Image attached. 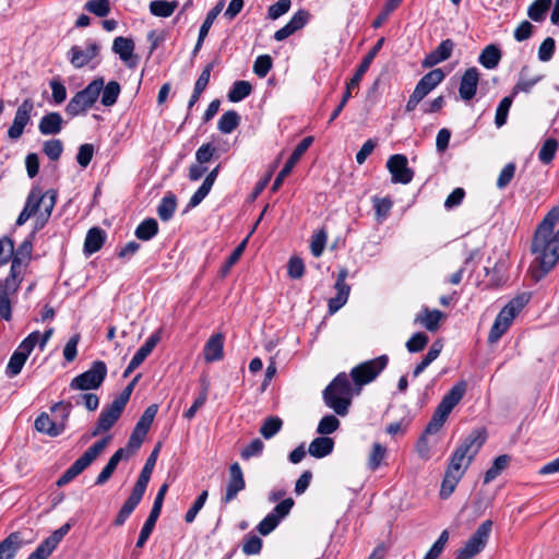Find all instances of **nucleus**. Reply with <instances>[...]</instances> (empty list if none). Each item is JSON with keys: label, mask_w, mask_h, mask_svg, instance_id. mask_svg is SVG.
<instances>
[{"label": "nucleus", "mask_w": 559, "mask_h": 559, "mask_svg": "<svg viewBox=\"0 0 559 559\" xmlns=\"http://www.w3.org/2000/svg\"><path fill=\"white\" fill-rule=\"evenodd\" d=\"M532 252L539 270L533 273L536 281L545 276L559 260V229L557 233H535Z\"/></svg>", "instance_id": "1"}, {"label": "nucleus", "mask_w": 559, "mask_h": 559, "mask_svg": "<svg viewBox=\"0 0 559 559\" xmlns=\"http://www.w3.org/2000/svg\"><path fill=\"white\" fill-rule=\"evenodd\" d=\"M486 441L484 429H475L467 435L450 456L447 469L463 475Z\"/></svg>", "instance_id": "2"}, {"label": "nucleus", "mask_w": 559, "mask_h": 559, "mask_svg": "<svg viewBox=\"0 0 559 559\" xmlns=\"http://www.w3.org/2000/svg\"><path fill=\"white\" fill-rule=\"evenodd\" d=\"M324 404L337 415L345 416L352 402V385L345 372L338 373L323 390Z\"/></svg>", "instance_id": "3"}, {"label": "nucleus", "mask_w": 559, "mask_h": 559, "mask_svg": "<svg viewBox=\"0 0 559 559\" xmlns=\"http://www.w3.org/2000/svg\"><path fill=\"white\" fill-rule=\"evenodd\" d=\"M531 295L522 293L512 298L498 313L488 334V342L496 343L507 332L514 318L530 301Z\"/></svg>", "instance_id": "4"}, {"label": "nucleus", "mask_w": 559, "mask_h": 559, "mask_svg": "<svg viewBox=\"0 0 559 559\" xmlns=\"http://www.w3.org/2000/svg\"><path fill=\"white\" fill-rule=\"evenodd\" d=\"M111 437L106 436L91 445L71 466L59 477L57 485L59 487L67 485L83 471H85L106 449Z\"/></svg>", "instance_id": "5"}, {"label": "nucleus", "mask_w": 559, "mask_h": 559, "mask_svg": "<svg viewBox=\"0 0 559 559\" xmlns=\"http://www.w3.org/2000/svg\"><path fill=\"white\" fill-rule=\"evenodd\" d=\"M104 87V79L93 80L85 88L78 92L67 104L66 112L71 117L84 114L91 108L100 95Z\"/></svg>", "instance_id": "6"}, {"label": "nucleus", "mask_w": 559, "mask_h": 559, "mask_svg": "<svg viewBox=\"0 0 559 559\" xmlns=\"http://www.w3.org/2000/svg\"><path fill=\"white\" fill-rule=\"evenodd\" d=\"M73 407L72 402L70 401H60L52 405L51 412H61V421H53L47 413H41L35 419L34 426L35 429L41 433H45L49 437H58L66 429V421L68 420L71 409Z\"/></svg>", "instance_id": "7"}, {"label": "nucleus", "mask_w": 559, "mask_h": 559, "mask_svg": "<svg viewBox=\"0 0 559 559\" xmlns=\"http://www.w3.org/2000/svg\"><path fill=\"white\" fill-rule=\"evenodd\" d=\"M11 266L8 276L0 281V317L5 321L12 319L11 298L14 297L23 282L24 273Z\"/></svg>", "instance_id": "8"}, {"label": "nucleus", "mask_w": 559, "mask_h": 559, "mask_svg": "<svg viewBox=\"0 0 559 559\" xmlns=\"http://www.w3.org/2000/svg\"><path fill=\"white\" fill-rule=\"evenodd\" d=\"M39 340V332L34 331L29 333L16 347L11 355L5 368V374L9 378H14L22 371L27 358L34 350Z\"/></svg>", "instance_id": "9"}, {"label": "nucleus", "mask_w": 559, "mask_h": 559, "mask_svg": "<svg viewBox=\"0 0 559 559\" xmlns=\"http://www.w3.org/2000/svg\"><path fill=\"white\" fill-rule=\"evenodd\" d=\"M491 530L492 521H484L464 546L456 550L455 559H472L478 555L486 547Z\"/></svg>", "instance_id": "10"}, {"label": "nucleus", "mask_w": 559, "mask_h": 559, "mask_svg": "<svg viewBox=\"0 0 559 559\" xmlns=\"http://www.w3.org/2000/svg\"><path fill=\"white\" fill-rule=\"evenodd\" d=\"M389 362L386 355L364 361L350 371V377L357 386H362L377 379V377L385 369Z\"/></svg>", "instance_id": "11"}, {"label": "nucleus", "mask_w": 559, "mask_h": 559, "mask_svg": "<svg viewBox=\"0 0 559 559\" xmlns=\"http://www.w3.org/2000/svg\"><path fill=\"white\" fill-rule=\"evenodd\" d=\"M106 374V364L102 360H96L88 370L71 380L70 389L82 391L98 389L104 382Z\"/></svg>", "instance_id": "12"}, {"label": "nucleus", "mask_w": 559, "mask_h": 559, "mask_svg": "<svg viewBox=\"0 0 559 559\" xmlns=\"http://www.w3.org/2000/svg\"><path fill=\"white\" fill-rule=\"evenodd\" d=\"M167 490H168L167 484H163L160 486V488L158 489V492L155 497L151 512H150L146 521L144 522V524L141 528L139 538L136 540L135 546L138 548H142L145 545V543L147 542V539L150 538V536L156 525V522L160 515L163 502H164L165 495H166Z\"/></svg>", "instance_id": "13"}, {"label": "nucleus", "mask_w": 559, "mask_h": 559, "mask_svg": "<svg viewBox=\"0 0 559 559\" xmlns=\"http://www.w3.org/2000/svg\"><path fill=\"white\" fill-rule=\"evenodd\" d=\"M386 168L394 183L407 185L413 180L414 171L408 167L407 157L403 154H394L389 157Z\"/></svg>", "instance_id": "14"}, {"label": "nucleus", "mask_w": 559, "mask_h": 559, "mask_svg": "<svg viewBox=\"0 0 559 559\" xmlns=\"http://www.w3.org/2000/svg\"><path fill=\"white\" fill-rule=\"evenodd\" d=\"M99 51L100 46L94 40H88L85 48L78 45L72 46L68 51V59L75 69H81L96 58Z\"/></svg>", "instance_id": "15"}, {"label": "nucleus", "mask_w": 559, "mask_h": 559, "mask_svg": "<svg viewBox=\"0 0 559 559\" xmlns=\"http://www.w3.org/2000/svg\"><path fill=\"white\" fill-rule=\"evenodd\" d=\"M312 142H313L312 136H306L297 144V146L293 151L292 155L285 163L284 167L277 174V176L272 185V191H277L280 189L284 179L292 173L295 165L299 162V159L306 153V151L309 148V146L312 144Z\"/></svg>", "instance_id": "16"}, {"label": "nucleus", "mask_w": 559, "mask_h": 559, "mask_svg": "<svg viewBox=\"0 0 559 559\" xmlns=\"http://www.w3.org/2000/svg\"><path fill=\"white\" fill-rule=\"evenodd\" d=\"M34 103L31 98H26L17 107L13 122L8 130V136L11 140H17L22 136L24 128L29 123Z\"/></svg>", "instance_id": "17"}, {"label": "nucleus", "mask_w": 559, "mask_h": 559, "mask_svg": "<svg viewBox=\"0 0 559 559\" xmlns=\"http://www.w3.org/2000/svg\"><path fill=\"white\" fill-rule=\"evenodd\" d=\"M123 409L124 408L122 406L115 403L114 401L109 405L105 406L99 414L94 429L91 432L92 437H96L103 432L108 431L119 419Z\"/></svg>", "instance_id": "18"}, {"label": "nucleus", "mask_w": 559, "mask_h": 559, "mask_svg": "<svg viewBox=\"0 0 559 559\" xmlns=\"http://www.w3.org/2000/svg\"><path fill=\"white\" fill-rule=\"evenodd\" d=\"M246 488L242 469L239 463L235 462L229 466V479L226 486V492L222 498L224 504L233 501L237 495Z\"/></svg>", "instance_id": "19"}, {"label": "nucleus", "mask_w": 559, "mask_h": 559, "mask_svg": "<svg viewBox=\"0 0 559 559\" xmlns=\"http://www.w3.org/2000/svg\"><path fill=\"white\" fill-rule=\"evenodd\" d=\"M479 75V71L476 67L468 68L463 73L460 81L459 94L464 102H469L476 95Z\"/></svg>", "instance_id": "20"}, {"label": "nucleus", "mask_w": 559, "mask_h": 559, "mask_svg": "<svg viewBox=\"0 0 559 559\" xmlns=\"http://www.w3.org/2000/svg\"><path fill=\"white\" fill-rule=\"evenodd\" d=\"M44 192L39 187H33L29 191L24 207L20 213L16 225H24L33 215H35L43 202Z\"/></svg>", "instance_id": "21"}, {"label": "nucleus", "mask_w": 559, "mask_h": 559, "mask_svg": "<svg viewBox=\"0 0 559 559\" xmlns=\"http://www.w3.org/2000/svg\"><path fill=\"white\" fill-rule=\"evenodd\" d=\"M454 41L450 38L442 40L436 49L426 55L421 64L424 68H432L448 60L454 49Z\"/></svg>", "instance_id": "22"}, {"label": "nucleus", "mask_w": 559, "mask_h": 559, "mask_svg": "<svg viewBox=\"0 0 559 559\" xmlns=\"http://www.w3.org/2000/svg\"><path fill=\"white\" fill-rule=\"evenodd\" d=\"M384 43V38H380L377 40L374 46L370 49V51L364 57L360 64L356 69L353 78L347 82V90L355 88L358 86L359 82L361 81L364 74L368 71L370 64L372 63L373 59L376 58L377 53L380 51Z\"/></svg>", "instance_id": "23"}, {"label": "nucleus", "mask_w": 559, "mask_h": 559, "mask_svg": "<svg viewBox=\"0 0 559 559\" xmlns=\"http://www.w3.org/2000/svg\"><path fill=\"white\" fill-rule=\"evenodd\" d=\"M543 78L542 74H532L530 67L523 66L519 72V80L511 91L512 96H516L519 93H531Z\"/></svg>", "instance_id": "24"}, {"label": "nucleus", "mask_w": 559, "mask_h": 559, "mask_svg": "<svg viewBox=\"0 0 559 559\" xmlns=\"http://www.w3.org/2000/svg\"><path fill=\"white\" fill-rule=\"evenodd\" d=\"M444 72L441 69H433L426 73L416 84L414 92L425 98L432 90H435L443 80Z\"/></svg>", "instance_id": "25"}, {"label": "nucleus", "mask_w": 559, "mask_h": 559, "mask_svg": "<svg viewBox=\"0 0 559 559\" xmlns=\"http://www.w3.org/2000/svg\"><path fill=\"white\" fill-rule=\"evenodd\" d=\"M33 242L29 238L25 239L16 250L13 249L11 257V266H17L16 271L25 273L31 261Z\"/></svg>", "instance_id": "26"}, {"label": "nucleus", "mask_w": 559, "mask_h": 559, "mask_svg": "<svg viewBox=\"0 0 559 559\" xmlns=\"http://www.w3.org/2000/svg\"><path fill=\"white\" fill-rule=\"evenodd\" d=\"M221 170V165H217L214 169H212L203 180L202 185L198 188V190L192 194L189 200V206L195 207L198 206L210 193L217 176Z\"/></svg>", "instance_id": "27"}, {"label": "nucleus", "mask_w": 559, "mask_h": 559, "mask_svg": "<svg viewBox=\"0 0 559 559\" xmlns=\"http://www.w3.org/2000/svg\"><path fill=\"white\" fill-rule=\"evenodd\" d=\"M63 535L55 531L50 536L43 540L27 559H47L63 539Z\"/></svg>", "instance_id": "28"}, {"label": "nucleus", "mask_w": 559, "mask_h": 559, "mask_svg": "<svg viewBox=\"0 0 559 559\" xmlns=\"http://www.w3.org/2000/svg\"><path fill=\"white\" fill-rule=\"evenodd\" d=\"M224 354V336L221 333L212 335L204 345L203 355L206 362L221 360Z\"/></svg>", "instance_id": "29"}, {"label": "nucleus", "mask_w": 559, "mask_h": 559, "mask_svg": "<svg viewBox=\"0 0 559 559\" xmlns=\"http://www.w3.org/2000/svg\"><path fill=\"white\" fill-rule=\"evenodd\" d=\"M63 119L59 112L52 111L41 117L38 130L43 135H55L61 132Z\"/></svg>", "instance_id": "30"}, {"label": "nucleus", "mask_w": 559, "mask_h": 559, "mask_svg": "<svg viewBox=\"0 0 559 559\" xmlns=\"http://www.w3.org/2000/svg\"><path fill=\"white\" fill-rule=\"evenodd\" d=\"M466 384L465 382H459L451 388V390L442 397L438 407L447 413H451L452 409L459 404L465 394Z\"/></svg>", "instance_id": "31"}, {"label": "nucleus", "mask_w": 559, "mask_h": 559, "mask_svg": "<svg viewBox=\"0 0 559 559\" xmlns=\"http://www.w3.org/2000/svg\"><path fill=\"white\" fill-rule=\"evenodd\" d=\"M466 384L465 382H459L451 388V390L442 397L438 407L447 413H451L452 409L459 404L465 394Z\"/></svg>", "instance_id": "32"}, {"label": "nucleus", "mask_w": 559, "mask_h": 559, "mask_svg": "<svg viewBox=\"0 0 559 559\" xmlns=\"http://www.w3.org/2000/svg\"><path fill=\"white\" fill-rule=\"evenodd\" d=\"M23 540L19 532H13L0 542V559H13L21 549Z\"/></svg>", "instance_id": "33"}, {"label": "nucleus", "mask_w": 559, "mask_h": 559, "mask_svg": "<svg viewBox=\"0 0 559 559\" xmlns=\"http://www.w3.org/2000/svg\"><path fill=\"white\" fill-rule=\"evenodd\" d=\"M502 58V51L496 44L487 45L478 56V62L488 70L496 69Z\"/></svg>", "instance_id": "34"}, {"label": "nucleus", "mask_w": 559, "mask_h": 559, "mask_svg": "<svg viewBox=\"0 0 559 559\" xmlns=\"http://www.w3.org/2000/svg\"><path fill=\"white\" fill-rule=\"evenodd\" d=\"M333 449L334 440L330 437L320 436L310 442L308 453L316 459H322L330 455Z\"/></svg>", "instance_id": "35"}, {"label": "nucleus", "mask_w": 559, "mask_h": 559, "mask_svg": "<svg viewBox=\"0 0 559 559\" xmlns=\"http://www.w3.org/2000/svg\"><path fill=\"white\" fill-rule=\"evenodd\" d=\"M106 234L99 227L91 228L85 237L84 241V252L87 255H91L97 251H99L105 242Z\"/></svg>", "instance_id": "36"}, {"label": "nucleus", "mask_w": 559, "mask_h": 559, "mask_svg": "<svg viewBox=\"0 0 559 559\" xmlns=\"http://www.w3.org/2000/svg\"><path fill=\"white\" fill-rule=\"evenodd\" d=\"M443 313L437 309L429 310L425 307L415 318V323L424 325L428 331H436L439 328Z\"/></svg>", "instance_id": "37"}, {"label": "nucleus", "mask_w": 559, "mask_h": 559, "mask_svg": "<svg viewBox=\"0 0 559 559\" xmlns=\"http://www.w3.org/2000/svg\"><path fill=\"white\" fill-rule=\"evenodd\" d=\"M124 455V450L122 448L118 449L109 459L105 467L98 474L95 480V485L102 486L109 480L114 472L116 471L119 462L122 460Z\"/></svg>", "instance_id": "38"}, {"label": "nucleus", "mask_w": 559, "mask_h": 559, "mask_svg": "<svg viewBox=\"0 0 559 559\" xmlns=\"http://www.w3.org/2000/svg\"><path fill=\"white\" fill-rule=\"evenodd\" d=\"M160 341V331H156L151 334L144 344L135 352L133 357L131 358L134 364L139 366L150 356L153 349L156 347L158 342Z\"/></svg>", "instance_id": "39"}, {"label": "nucleus", "mask_w": 559, "mask_h": 559, "mask_svg": "<svg viewBox=\"0 0 559 559\" xmlns=\"http://www.w3.org/2000/svg\"><path fill=\"white\" fill-rule=\"evenodd\" d=\"M177 209V199L176 195L171 192L166 193L160 200L157 206L158 217L163 222H168L175 214Z\"/></svg>", "instance_id": "40"}, {"label": "nucleus", "mask_w": 559, "mask_h": 559, "mask_svg": "<svg viewBox=\"0 0 559 559\" xmlns=\"http://www.w3.org/2000/svg\"><path fill=\"white\" fill-rule=\"evenodd\" d=\"M112 51L119 56L123 62H128L134 51V43L131 38L122 36L116 37L112 44Z\"/></svg>", "instance_id": "41"}, {"label": "nucleus", "mask_w": 559, "mask_h": 559, "mask_svg": "<svg viewBox=\"0 0 559 559\" xmlns=\"http://www.w3.org/2000/svg\"><path fill=\"white\" fill-rule=\"evenodd\" d=\"M386 456H388V449L385 445H383L379 442L372 443V447H371V450H370V453H369L368 460H367L368 469H370L371 472L377 471L381 466L382 462L385 460Z\"/></svg>", "instance_id": "42"}, {"label": "nucleus", "mask_w": 559, "mask_h": 559, "mask_svg": "<svg viewBox=\"0 0 559 559\" xmlns=\"http://www.w3.org/2000/svg\"><path fill=\"white\" fill-rule=\"evenodd\" d=\"M158 233V223L154 218H146L135 228V237L143 241H148Z\"/></svg>", "instance_id": "43"}, {"label": "nucleus", "mask_w": 559, "mask_h": 559, "mask_svg": "<svg viewBox=\"0 0 559 559\" xmlns=\"http://www.w3.org/2000/svg\"><path fill=\"white\" fill-rule=\"evenodd\" d=\"M558 147H559V142L557 139L555 138H547L540 148H539V152H538V159L542 164L544 165H548L550 164L555 156H556V153L558 151Z\"/></svg>", "instance_id": "44"}, {"label": "nucleus", "mask_w": 559, "mask_h": 559, "mask_svg": "<svg viewBox=\"0 0 559 559\" xmlns=\"http://www.w3.org/2000/svg\"><path fill=\"white\" fill-rule=\"evenodd\" d=\"M121 86L117 81H110L102 90L100 103L106 107H111L117 103Z\"/></svg>", "instance_id": "45"}, {"label": "nucleus", "mask_w": 559, "mask_h": 559, "mask_svg": "<svg viewBox=\"0 0 559 559\" xmlns=\"http://www.w3.org/2000/svg\"><path fill=\"white\" fill-rule=\"evenodd\" d=\"M510 462V456L507 454H501L493 460V463L490 468H488L484 475V484H489L495 480L501 472L507 468Z\"/></svg>", "instance_id": "46"}, {"label": "nucleus", "mask_w": 559, "mask_h": 559, "mask_svg": "<svg viewBox=\"0 0 559 559\" xmlns=\"http://www.w3.org/2000/svg\"><path fill=\"white\" fill-rule=\"evenodd\" d=\"M239 122L240 116L238 112L228 110L219 118L217 129L224 134H229L239 126Z\"/></svg>", "instance_id": "47"}, {"label": "nucleus", "mask_w": 559, "mask_h": 559, "mask_svg": "<svg viewBox=\"0 0 559 559\" xmlns=\"http://www.w3.org/2000/svg\"><path fill=\"white\" fill-rule=\"evenodd\" d=\"M177 5L176 0H154L150 3V12L155 16L168 17L175 12Z\"/></svg>", "instance_id": "48"}, {"label": "nucleus", "mask_w": 559, "mask_h": 559, "mask_svg": "<svg viewBox=\"0 0 559 559\" xmlns=\"http://www.w3.org/2000/svg\"><path fill=\"white\" fill-rule=\"evenodd\" d=\"M252 86L248 81H236L230 87L227 97L231 103H238L250 95Z\"/></svg>", "instance_id": "49"}, {"label": "nucleus", "mask_w": 559, "mask_h": 559, "mask_svg": "<svg viewBox=\"0 0 559 559\" xmlns=\"http://www.w3.org/2000/svg\"><path fill=\"white\" fill-rule=\"evenodd\" d=\"M462 477L463 475L445 469L444 477L441 483L440 497L442 499L449 498L455 490Z\"/></svg>", "instance_id": "50"}, {"label": "nucleus", "mask_w": 559, "mask_h": 559, "mask_svg": "<svg viewBox=\"0 0 559 559\" xmlns=\"http://www.w3.org/2000/svg\"><path fill=\"white\" fill-rule=\"evenodd\" d=\"M551 5V0H535L527 10V15L535 22H542Z\"/></svg>", "instance_id": "51"}, {"label": "nucleus", "mask_w": 559, "mask_h": 559, "mask_svg": "<svg viewBox=\"0 0 559 559\" xmlns=\"http://www.w3.org/2000/svg\"><path fill=\"white\" fill-rule=\"evenodd\" d=\"M449 413L444 412L443 409L437 408L435 409L431 419L429 420L425 433L427 435H435L437 433L442 426L444 425L447 418L449 417Z\"/></svg>", "instance_id": "52"}, {"label": "nucleus", "mask_w": 559, "mask_h": 559, "mask_svg": "<svg viewBox=\"0 0 559 559\" xmlns=\"http://www.w3.org/2000/svg\"><path fill=\"white\" fill-rule=\"evenodd\" d=\"M514 97L515 96H512V93H511L509 96H506L500 100V103L496 109V116H495V123L498 128H501L502 126L506 124L508 114H509V110L513 103Z\"/></svg>", "instance_id": "53"}, {"label": "nucleus", "mask_w": 559, "mask_h": 559, "mask_svg": "<svg viewBox=\"0 0 559 559\" xmlns=\"http://www.w3.org/2000/svg\"><path fill=\"white\" fill-rule=\"evenodd\" d=\"M559 223V206L552 207L538 225L535 233H554L555 226Z\"/></svg>", "instance_id": "54"}, {"label": "nucleus", "mask_w": 559, "mask_h": 559, "mask_svg": "<svg viewBox=\"0 0 559 559\" xmlns=\"http://www.w3.org/2000/svg\"><path fill=\"white\" fill-rule=\"evenodd\" d=\"M340 427V420L334 415H325L318 424L317 432L321 436L329 437Z\"/></svg>", "instance_id": "55"}, {"label": "nucleus", "mask_w": 559, "mask_h": 559, "mask_svg": "<svg viewBox=\"0 0 559 559\" xmlns=\"http://www.w3.org/2000/svg\"><path fill=\"white\" fill-rule=\"evenodd\" d=\"M283 421L280 417L273 416L264 420L260 428V433L265 439L273 438L282 428Z\"/></svg>", "instance_id": "56"}, {"label": "nucleus", "mask_w": 559, "mask_h": 559, "mask_svg": "<svg viewBox=\"0 0 559 559\" xmlns=\"http://www.w3.org/2000/svg\"><path fill=\"white\" fill-rule=\"evenodd\" d=\"M57 201V191L53 189H49L46 192H44L43 202L41 205L44 207V211L40 213V217H43V224H45L48 218L50 217L53 207L56 205Z\"/></svg>", "instance_id": "57"}, {"label": "nucleus", "mask_w": 559, "mask_h": 559, "mask_svg": "<svg viewBox=\"0 0 559 559\" xmlns=\"http://www.w3.org/2000/svg\"><path fill=\"white\" fill-rule=\"evenodd\" d=\"M84 8L98 17H104L110 12L109 0H88Z\"/></svg>", "instance_id": "58"}, {"label": "nucleus", "mask_w": 559, "mask_h": 559, "mask_svg": "<svg viewBox=\"0 0 559 559\" xmlns=\"http://www.w3.org/2000/svg\"><path fill=\"white\" fill-rule=\"evenodd\" d=\"M515 170L516 165L514 163H508L507 165H504L496 182V186L499 190H503L510 185V182L514 178Z\"/></svg>", "instance_id": "59"}, {"label": "nucleus", "mask_w": 559, "mask_h": 559, "mask_svg": "<svg viewBox=\"0 0 559 559\" xmlns=\"http://www.w3.org/2000/svg\"><path fill=\"white\" fill-rule=\"evenodd\" d=\"M225 5L224 0L218 1L206 14L205 20L203 21L200 31L203 34L207 35L210 28L212 27L214 21L218 16V14L223 11Z\"/></svg>", "instance_id": "60"}, {"label": "nucleus", "mask_w": 559, "mask_h": 559, "mask_svg": "<svg viewBox=\"0 0 559 559\" xmlns=\"http://www.w3.org/2000/svg\"><path fill=\"white\" fill-rule=\"evenodd\" d=\"M157 412H158V405L157 404L150 405L144 411L142 416L140 417V419L136 423L135 427H138L141 430H143L144 432H148L150 427H151L152 423L154 421V418H155Z\"/></svg>", "instance_id": "61"}, {"label": "nucleus", "mask_w": 559, "mask_h": 559, "mask_svg": "<svg viewBox=\"0 0 559 559\" xmlns=\"http://www.w3.org/2000/svg\"><path fill=\"white\" fill-rule=\"evenodd\" d=\"M207 497H209V492L207 490H203L199 496L198 498L195 499V501L193 502V504L190 507V509L187 511L186 515H185V521L187 523H192L198 513L200 512V510L204 507L206 500H207Z\"/></svg>", "instance_id": "62"}, {"label": "nucleus", "mask_w": 559, "mask_h": 559, "mask_svg": "<svg viewBox=\"0 0 559 559\" xmlns=\"http://www.w3.org/2000/svg\"><path fill=\"white\" fill-rule=\"evenodd\" d=\"M43 152L51 160H58L63 152L62 142L58 139L48 140L44 143Z\"/></svg>", "instance_id": "63"}, {"label": "nucleus", "mask_w": 559, "mask_h": 559, "mask_svg": "<svg viewBox=\"0 0 559 559\" xmlns=\"http://www.w3.org/2000/svg\"><path fill=\"white\" fill-rule=\"evenodd\" d=\"M326 239L328 235L324 229H320L312 236L310 249L313 257L319 258L323 253Z\"/></svg>", "instance_id": "64"}]
</instances>
